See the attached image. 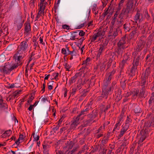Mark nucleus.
I'll return each mask as SVG.
<instances>
[{
    "mask_svg": "<svg viewBox=\"0 0 154 154\" xmlns=\"http://www.w3.org/2000/svg\"><path fill=\"white\" fill-rule=\"evenodd\" d=\"M87 72V69L86 68H81L79 72L76 73L72 77L69 81V83L71 84L74 83L77 79H79L84 77Z\"/></svg>",
    "mask_w": 154,
    "mask_h": 154,
    "instance_id": "obj_1",
    "label": "nucleus"
},
{
    "mask_svg": "<svg viewBox=\"0 0 154 154\" xmlns=\"http://www.w3.org/2000/svg\"><path fill=\"white\" fill-rule=\"evenodd\" d=\"M25 52L18 49L17 52L14 55V58L16 62L15 63L17 65V66L21 64V60L25 56Z\"/></svg>",
    "mask_w": 154,
    "mask_h": 154,
    "instance_id": "obj_2",
    "label": "nucleus"
},
{
    "mask_svg": "<svg viewBox=\"0 0 154 154\" xmlns=\"http://www.w3.org/2000/svg\"><path fill=\"white\" fill-rule=\"evenodd\" d=\"M105 32L103 31L100 30L97 33H95L90 38V41L92 42H98L103 38Z\"/></svg>",
    "mask_w": 154,
    "mask_h": 154,
    "instance_id": "obj_3",
    "label": "nucleus"
},
{
    "mask_svg": "<svg viewBox=\"0 0 154 154\" xmlns=\"http://www.w3.org/2000/svg\"><path fill=\"white\" fill-rule=\"evenodd\" d=\"M18 66L17 65L16 63H14L13 62L10 63L8 62L6 64L2 69L1 71L4 74H8L14 69L16 68Z\"/></svg>",
    "mask_w": 154,
    "mask_h": 154,
    "instance_id": "obj_4",
    "label": "nucleus"
},
{
    "mask_svg": "<svg viewBox=\"0 0 154 154\" xmlns=\"http://www.w3.org/2000/svg\"><path fill=\"white\" fill-rule=\"evenodd\" d=\"M137 2L136 1L135 3L134 4L133 0H128L126 4L125 12L127 13L133 12L134 10Z\"/></svg>",
    "mask_w": 154,
    "mask_h": 154,
    "instance_id": "obj_5",
    "label": "nucleus"
},
{
    "mask_svg": "<svg viewBox=\"0 0 154 154\" xmlns=\"http://www.w3.org/2000/svg\"><path fill=\"white\" fill-rule=\"evenodd\" d=\"M125 38H122L118 44V52L119 54L122 53L123 50L125 48L124 45L125 43Z\"/></svg>",
    "mask_w": 154,
    "mask_h": 154,
    "instance_id": "obj_6",
    "label": "nucleus"
},
{
    "mask_svg": "<svg viewBox=\"0 0 154 154\" xmlns=\"http://www.w3.org/2000/svg\"><path fill=\"white\" fill-rule=\"evenodd\" d=\"M73 146V143L72 142H70L66 147H64V149L65 151L66 154H72L73 152L75 151L76 149H73L72 150L70 151Z\"/></svg>",
    "mask_w": 154,
    "mask_h": 154,
    "instance_id": "obj_7",
    "label": "nucleus"
},
{
    "mask_svg": "<svg viewBox=\"0 0 154 154\" xmlns=\"http://www.w3.org/2000/svg\"><path fill=\"white\" fill-rule=\"evenodd\" d=\"M108 84H104L103 86L102 87V95L103 97L106 98L107 95L109 92L111 91V88L110 87H107Z\"/></svg>",
    "mask_w": 154,
    "mask_h": 154,
    "instance_id": "obj_8",
    "label": "nucleus"
},
{
    "mask_svg": "<svg viewBox=\"0 0 154 154\" xmlns=\"http://www.w3.org/2000/svg\"><path fill=\"white\" fill-rule=\"evenodd\" d=\"M28 45L26 41H23L21 42L19 46L18 49L26 52V51L28 48Z\"/></svg>",
    "mask_w": 154,
    "mask_h": 154,
    "instance_id": "obj_9",
    "label": "nucleus"
},
{
    "mask_svg": "<svg viewBox=\"0 0 154 154\" xmlns=\"http://www.w3.org/2000/svg\"><path fill=\"white\" fill-rule=\"evenodd\" d=\"M79 117L78 116L74 119L73 121V122L71 125V128L73 129H75L79 123Z\"/></svg>",
    "mask_w": 154,
    "mask_h": 154,
    "instance_id": "obj_10",
    "label": "nucleus"
},
{
    "mask_svg": "<svg viewBox=\"0 0 154 154\" xmlns=\"http://www.w3.org/2000/svg\"><path fill=\"white\" fill-rule=\"evenodd\" d=\"M107 44L108 42L106 40L103 41V42L101 43V44L100 45V47L98 51L102 54L106 48Z\"/></svg>",
    "mask_w": 154,
    "mask_h": 154,
    "instance_id": "obj_11",
    "label": "nucleus"
},
{
    "mask_svg": "<svg viewBox=\"0 0 154 154\" xmlns=\"http://www.w3.org/2000/svg\"><path fill=\"white\" fill-rule=\"evenodd\" d=\"M119 30V27H118L116 29L111 28L110 29L109 32L111 35H113L114 36H116L117 35Z\"/></svg>",
    "mask_w": 154,
    "mask_h": 154,
    "instance_id": "obj_12",
    "label": "nucleus"
},
{
    "mask_svg": "<svg viewBox=\"0 0 154 154\" xmlns=\"http://www.w3.org/2000/svg\"><path fill=\"white\" fill-rule=\"evenodd\" d=\"M134 20L137 23L140 22L143 20V17L142 14L137 12L135 16Z\"/></svg>",
    "mask_w": 154,
    "mask_h": 154,
    "instance_id": "obj_13",
    "label": "nucleus"
},
{
    "mask_svg": "<svg viewBox=\"0 0 154 154\" xmlns=\"http://www.w3.org/2000/svg\"><path fill=\"white\" fill-rule=\"evenodd\" d=\"M91 106L90 105L87 106H86L85 107V109H83L82 111L80 114L78 115V116L79 117H80L81 115L87 113V112L89 111V109H91Z\"/></svg>",
    "mask_w": 154,
    "mask_h": 154,
    "instance_id": "obj_14",
    "label": "nucleus"
},
{
    "mask_svg": "<svg viewBox=\"0 0 154 154\" xmlns=\"http://www.w3.org/2000/svg\"><path fill=\"white\" fill-rule=\"evenodd\" d=\"M129 54L128 53L125 54L123 57V59L120 63V65L123 66L125 63L126 61L128 60L130 58Z\"/></svg>",
    "mask_w": 154,
    "mask_h": 154,
    "instance_id": "obj_15",
    "label": "nucleus"
},
{
    "mask_svg": "<svg viewBox=\"0 0 154 154\" xmlns=\"http://www.w3.org/2000/svg\"><path fill=\"white\" fill-rule=\"evenodd\" d=\"M71 35L70 36V39L74 40L75 39L78 38V32H71Z\"/></svg>",
    "mask_w": 154,
    "mask_h": 154,
    "instance_id": "obj_16",
    "label": "nucleus"
},
{
    "mask_svg": "<svg viewBox=\"0 0 154 154\" xmlns=\"http://www.w3.org/2000/svg\"><path fill=\"white\" fill-rule=\"evenodd\" d=\"M115 73V71H112L111 73H109L107 75V76H108L107 78H106V80L104 82H106V84H108L109 82L111 80L112 78V75L114 74Z\"/></svg>",
    "mask_w": 154,
    "mask_h": 154,
    "instance_id": "obj_17",
    "label": "nucleus"
},
{
    "mask_svg": "<svg viewBox=\"0 0 154 154\" xmlns=\"http://www.w3.org/2000/svg\"><path fill=\"white\" fill-rule=\"evenodd\" d=\"M137 46L138 47H137V48L136 49V51L133 52V55L134 57V58L136 57L137 54V52L140 51L142 49V45H140L139 43H138V44Z\"/></svg>",
    "mask_w": 154,
    "mask_h": 154,
    "instance_id": "obj_18",
    "label": "nucleus"
},
{
    "mask_svg": "<svg viewBox=\"0 0 154 154\" xmlns=\"http://www.w3.org/2000/svg\"><path fill=\"white\" fill-rule=\"evenodd\" d=\"M78 51L76 50H73L72 51H70L69 54L71 55L70 60H72L74 57H75L77 54Z\"/></svg>",
    "mask_w": 154,
    "mask_h": 154,
    "instance_id": "obj_19",
    "label": "nucleus"
},
{
    "mask_svg": "<svg viewBox=\"0 0 154 154\" xmlns=\"http://www.w3.org/2000/svg\"><path fill=\"white\" fill-rule=\"evenodd\" d=\"M83 84L82 83V78L79 79L78 80L77 83L76 84V85L75 87L78 89H80L82 88V86L83 85Z\"/></svg>",
    "mask_w": 154,
    "mask_h": 154,
    "instance_id": "obj_20",
    "label": "nucleus"
},
{
    "mask_svg": "<svg viewBox=\"0 0 154 154\" xmlns=\"http://www.w3.org/2000/svg\"><path fill=\"white\" fill-rule=\"evenodd\" d=\"M25 25V30L27 33H29L31 31V27L30 23H26Z\"/></svg>",
    "mask_w": 154,
    "mask_h": 154,
    "instance_id": "obj_21",
    "label": "nucleus"
},
{
    "mask_svg": "<svg viewBox=\"0 0 154 154\" xmlns=\"http://www.w3.org/2000/svg\"><path fill=\"white\" fill-rule=\"evenodd\" d=\"M70 53V51L69 50L68 48H67L66 49L65 48H63L61 50V53L65 55V56H66L68 55H69Z\"/></svg>",
    "mask_w": 154,
    "mask_h": 154,
    "instance_id": "obj_22",
    "label": "nucleus"
},
{
    "mask_svg": "<svg viewBox=\"0 0 154 154\" xmlns=\"http://www.w3.org/2000/svg\"><path fill=\"white\" fill-rule=\"evenodd\" d=\"M14 23L16 24V25L17 26V29L19 30L20 29L22 26V24L20 23L19 22V21L18 20H16Z\"/></svg>",
    "mask_w": 154,
    "mask_h": 154,
    "instance_id": "obj_23",
    "label": "nucleus"
},
{
    "mask_svg": "<svg viewBox=\"0 0 154 154\" xmlns=\"http://www.w3.org/2000/svg\"><path fill=\"white\" fill-rule=\"evenodd\" d=\"M47 4V3H45V4H40L39 5H38L39 8L38 10H39L44 12V10L45 8V7Z\"/></svg>",
    "mask_w": 154,
    "mask_h": 154,
    "instance_id": "obj_24",
    "label": "nucleus"
},
{
    "mask_svg": "<svg viewBox=\"0 0 154 154\" xmlns=\"http://www.w3.org/2000/svg\"><path fill=\"white\" fill-rule=\"evenodd\" d=\"M121 124L119 123H117L115 125L114 129L112 131V132H114L116 130H119L120 129V127Z\"/></svg>",
    "mask_w": 154,
    "mask_h": 154,
    "instance_id": "obj_25",
    "label": "nucleus"
},
{
    "mask_svg": "<svg viewBox=\"0 0 154 154\" xmlns=\"http://www.w3.org/2000/svg\"><path fill=\"white\" fill-rule=\"evenodd\" d=\"M90 60V59L89 58H87L85 60H84L83 62V64L84 65V66H85V67H82L81 68H86L87 69V71L88 70V68L87 67H86V66L88 65V64H89V62Z\"/></svg>",
    "mask_w": 154,
    "mask_h": 154,
    "instance_id": "obj_26",
    "label": "nucleus"
},
{
    "mask_svg": "<svg viewBox=\"0 0 154 154\" xmlns=\"http://www.w3.org/2000/svg\"><path fill=\"white\" fill-rule=\"evenodd\" d=\"M64 67L67 71H69L71 69V66L68 63H66L65 64Z\"/></svg>",
    "mask_w": 154,
    "mask_h": 154,
    "instance_id": "obj_27",
    "label": "nucleus"
},
{
    "mask_svg": "<svg viewBox=\"0 0 154 154\" xmlns=\"http://www.w3.org/2000/svg\"><path fill=\"white\" fill-rule=\"evenodd\" d=\"M32 136L34 138V141H37L39 139V136L38 135L35 134L34 133L32 134Z\"/></svg>",
    "mask_w": 154,
    "mask_h": 154,
    "instance_id": "obj_28",
    "label": "nucleus"
},
{
    "mask_svg": "<svg viewBox=\"0 0 154 154\" xmlns=\"http://www.w3.org/2000/svg\"><path fill=\"white\" fill-rule=\"evenodd\" d=\"M153 93H152V96L150 97L149 100V104H154V96L153 95Z\"/></svg>",
    "mask_w": 154,
    "mask_h": 154,
    "instance_id": "obj_29",
    "label": "nucleus"
},
{
    "mask_svg": "<svg viewBox=\"0 0 154 154\" xmlns=\"http://www.w3.org/2000/svg\"><path fill=\"white\" fill-rule=\"evenodd\" d=\"M22 143L21 141L18 139L14 143L13 145L15 146V147H17L19 145L20 143Z\"/></svg>",
    "mask_w": 154,
    "mask_h": 154,
    "instance_id": "obj_30",
    "label": "nucleus"
},
{
    "mask_svg": "<svg viewBox=\"0 0 154 154\" xmlns=\"http://www.w3.org/2000/svg\"><path fill=\"white\" fill-rule=\"evenodd\" d=\"M146 81V79L145 77L143 76L142 78V80L141 83V86L144 85L145 84Z\"/></svg>",
    "mask_w": 154,
    "mask_h": 154,
    "instance_id": "obj_31",
    "label": "nucleus"
},
{
    "mask_svg": "<svg viewBox=\"0 0 154 154\" xmlns=\"http://www.w3.org/2000/svg\"><path fill=\"white\" fill-rule=\"evenodd\" d=\"M129 127V124H125L124 126L122 127V129L126 131L128 129Z\"/></svg>",
    "mask_w": 154,
    "mask_h": 154,
    "instance_id": "obj_32",
    "label": "nucleus"
},
{
    "mask_svg": "<svg viewBox=\"0 0 154 154\" xmlns=\"http://www.w3.org/2000/svg\"><path fill=\"white\" fill-rule=\"evenodd\" d=\"M125 0H120V1L119 3V6H118V8L119 9H121V7L123 5V3L124 2Z\"/></svg>",
    "mask_w": 154,
    "mask_h": 154,
    "instance_id": "obj_33",
    "label": "nucleus"
},
{
    "mask_svg": "<svg viewBox=\"0 0 154 154\" xmlns=\"http://www.w3.org/2000/svg\"><path fill=\"white\" fill-rule=\"evenodd\" d=\"M141 108L138 106L136 107L134 109V112L136 113H138L140 112Z\"/></svg>",
    "mask_w": 154,
    "mask_h": 154,
    "instance_id": "obj_34",
    "label": "nucleus"
},
{
    "mask_svg": "<svg viewBox=\"0 0 154 154\" xmlns=\"http://www.w3.org/2000/svg\"><path fill=\"white\" fill-rule=\"evenodd\" d=\"M77 32H78V36H83L85 34V32L82 30H78Z\"/></svg>",
    "mask_w": 154,
    "mask_h": 154,
    "instance_id": "obj_35",
    "label": "nucleus"
},
{
    "mask_svg": "<svg viewBox=\"0 0 154 154\" xmlns=\"http://www.w3.org/2000/svg\"><path fill=\"white\" fill-rule=\"evenodd\" d=\"M123 116L122 115H121L119 116V118L118 123H119L120 124H121L122 123L123 120Z\"/></svg>",
    "mask_w": 154,
    "mask_h": 154,
    "instance_id": "obj_36",
    "label": "nucleus"
},
{
    "mask_svg": "<svg viewBox=\"0 0 154 154\" xmlns=\"http://www.w3.org/2000/svg\"><path fill=\"white\" fill-rule=\"evenodd\" d=\"M30 5L31 8H33L35 6V2L34 0H31L30 2Z\"/></svg>",
    "mask_w": 154,
    "mask_h": 154,
    "instance_id": "obj_37",
    "label": "nucleus"
},
{
    "mask_svg": "<svg viewBox=\"0 0 154 154\" xmlns=\"http://www.w3.org/2000/svg\"><path fill=\"white\" fill-rule=\"evenodd\" d=\"M24 138V136L23 135L20 134L18 139L20 141L22 142H23Z\"/></svg>",
    "mask_w": 154,
    "mask_h": 154,
    "instance_id": "obj_38",
    "label": "nucleus"
},
{
    "mask_svg": "<svg viewBox=\"0 0 154 154\" xmlns=\"http://www.w3.org/2000/svg\"><path fill=\"white\" fill-rule=\"evenodd\" d=\"M139 91L137 90L134 91V93H133V97L135 98L138 94Z\"/></svg>",
    "mask_w": 154,
    "mask_h": 154,
    "instance_id": "obj_39",
    "label": "nucleus"
},
{
    "mask_svg": "<svg viewBox=\"0 0 154 154\" xmlns=\"http://www.w3.org/2000/svg\"><path fill=\"white\" fill-rule=\"evenodd\" d=\"M84 49V46H82L81 48H79V49L78 50V52H79L81 53L82 54L83 53V51Z\"/></svg>",
    "mask_w": 154,
    "mask_h": 154,
    "instance_id": "obj_40",
    "label": "nucleus"
},
{
    "mask_svg": "<svg viewBox=\"0 0 154 154\" xmlns=\"http://www.w3.org/2000/svg\"><path fill=\"white\" fill-rule=\"evenodd\" d=\"M59 125L58 124L55 127L53 128L52 129L53 131L55 132L56 131L59 129Z\"/></svg>",
    "mask_w": 154,
    "mask_h": 154,
    "instance_id": "obj_41",
    "label": "nucleus"
},
{
    "mask_svg": "<svg viewBox=\"0 0 154 154\" xmlns=\"http://www.w3.org/2000/svg\"><path fill=\"white\" fill-rule=\"evenodd\" d=\"M85 23V22H84L83 23H82L81 24L78 25L77 26V28L81 29L84 26Z\"/></svg>",
    "mask_w": 154,
    "mask_h": 154,
    "instance_id": "obj_42",
    "label": "nucleus"
},
{
    "mask_svg": "<svg viewBox=\"0 0 154 154\" xmlns=\"http://www.w3.org/2000/svg\"><path fill=\"white\" fill-rule=\"evenodd\" d=\"M59 75L58 72L54 73L52 74V75L54 77V78L55 79H57V77Z\"/></svg>",
    "mask_w": 154,
    "mask_h": 154,
    "instance_id": "obj_43",
    "label": "nucleus"
},
{
    "mask_svg": "<svg viewBox=\"0 0 154 154\" xmlns=\"http://www.w3.org/2000/svg\"><path fill=\"white\" fill-rule=\"evenodd\" d=\"M131 122V119L128 116H127L125 122V124H128Z\"/></svg>",
    "mask_w": 154,
    "mask_h": 154,
    "instance_id": "obj_44",
    "label": "nucleus"
},
{
    "mask_svg": "<svg viewBox=\"0 0 154 154\" xmlns=\"http://www.w3.org/2000/svg\"><path fill=\"white\" fill-rule=\"evenodd\" d=\"M11 131L10 130L6 131L5 132L7 136L8 137L10 135L11 133Z\"/></svg>",
    "mask_w": 154,
    "mask_h": 154,
    "instance_id": "obj_45",
    "label": "nucleus"
},
{
    "mask_svg": "<svg viewBox=\"0 0 154 154\" xmlns=\"http://www.w3.org/2000/svg\"><path fill=\"white\" fill-rule=\"evenodd\" d=\"M62 27L63 29H69V26L66 24L63 25L62 26Z\"/></svg>",
    "mask_w": 154,
    "mask_h": 154,
    "instance_id": "obj_46",
    "label": "nucleus"
},
{
    "mask_svg": "<svg viewBox=\"0 0 154 154\" xmlns=\"http://www.w3.org/2000/svg\"><path fill=\"white\" fill-rule=\"evenodd\" d=\"M97 7V5L96 4H94L92 5V10L93 11H95Z\"/></svg>",
    "mask_w": 154,
    "mask_h": 154,
    "instance_id": "obj_47",
    "label": "nucleus"
},
{
    "mask_svg": "<svg viewBox=\"0 0 154 154\" xmlns=\"http://www.w3.org/2000/svg\"><path fill=\"white\" fill-rule=\"evenodd\" d=\"M126 131L123 130L122 129L121 130V131H120V133L119 135V136L120 137H122L124 134L125 132Z\"/></svg>",
    "mask_w": 154,
    "mask_h": 154,
    "instance_id": "obj_48",
    "label": "nucleus"
},
{
    "mask_svg": "<svg viewBox=\"0 0 154 154\" xmlns=\"http://www.w3.org/2000/svg\"><path fill=\"white\" fill-rule=\"evenodd\" d=\"M38 10V15H39L41 16H42V14L43 15H44V12L42 11H41V10Z\"/></svg>",
    "mask_w": 154,
    "mask_h": 154,
    "instance_id": "obj_49",
    "label": "nucleus"
},
{
    "mask_svg": "<svg viewBox=\"0 0 154 154\" xmlns=\"http://www.w3.org/2000/svg\"><path fill=\"white\" fill-rule=\"evenodd\" d=\"M97 58H99L100 57L101 55H102V54L98 51H97Z\"/></svg>",
    "mask_w": 154,
    "mask_h": 154,
    "instance_id": "obj_50",
    "label": "nucleus"
},
{
    "mask_svg": "<svg viewBox=\"0 0 154 154\" xmlns=\"http://www.w3.org/2000/svg\"><path fill=\"white\" fill-rule=\"evenodd\" d=\"M138 60L136 59L135 60H134V65H135L136 66L138 64Z\"/></svg>",
    "mask_w": 154,
    "mask_h": 154,
    "instance_id": "obj_51",
    "label": "nucleus"
},
{
    "mask_svg": "<svg viewBox=\"0 0 154 154\" xmlns=\"http://www.w3.org/2000/svg\"><path fill=\"white\" fill-rule=\"evenodd\" d=\"M33 99V97H32V96H31V97H30L29 98L28 100V103H31Z\"/></svg>",
    "mask_w": 154,
    "mask_h": 154,
    "instance_id": "obj_52",
    "label": "nucleus"
},
{
    "mask_svg": "<svg viewBox=\"0 0 154 154\" xmlns=\"http://www.w3.org/2000/svg\"><path fill=\"white\" fill-rule=\"evenodd\" d=\"M146 137L145 136H142L140 138V142H142L145 139Z\"/></svg>",
    "mask_w": 154,
    "mask_h": 154,
    "instance_id": "obj_53",
    "label": "nucleus"
},
{
    "mask_svg": "<svg viewBox=\"0 0 154 154\" xmlns=\"http://www.w3.org/2000/svg\"><path fill=\"white\" fill-rule=\"evenodd\" d=\"M84 39V37H82L79 40L78 42H79V43H82Z\"/></svg>",
    "mask_w": 154,
    "mask_h": 154,
    "instance_id": "obj_54",
    "label": "nucleus"
},
{
    "mask_svg": "<svg viewBox=\"0 0 154 154\" xmlns=\"http://www.w3.org/2000/svg\"><path fill=\"white\" fill-rule=\"evenodd\" d=\"M5 60V57L3 56H0V62H3Z\"/></svg>",
    "mask_w": 154,
    "mask_h": 154,
    "instance_id": "obj_55",
    "label": "nucleus"
},
{
    "mask_svg": "<svg viewBox=\"0 0 154 154\" xmlns=\"http://www.w3.org/2000/svg\"><path fill=\"white\" fill-rule=\"evenodd\" d=\"M77 89H78L75 87L74 88H72V93L73 94H74Z\"/></svg>",
    "mask_w": 154,
    "mask_h": 154,
    "instance_id": "obj_56",
    "label": "nucleus"
},
{
    "mask_svg": "<svg viewBox=\"0 0 154 154\" xmlns=\"http://www.w3.org/2000/svg\"><path fill=\"white\" fill-rule=\"evenodd\" d=\"M41 100L42 102H45L47 100V99L46 97H44L41 98Z\"/></svg>",
    "mask_w": 154,
    "mask_h": 154,
    "instance_id": "obj_57",
    "label": "nucleus"
},
{
    "mask_svg": "<svg viewBox=\"0 0 154 154\" xmlns=\"http://www.w3.org/2000/svg\"><path fill=\"white\" fill-rule=\"evenodd\" d=\"M34 106V105H31L29 107L28 109V110L30 111H31L33 107Z\"/></svg>",
    "mask_w": 154,
    "mask_h": 154,
    "instance_id": "obj_58",
    "label": "nucleus"
},
{
    "mask_svg": "<svg viewBox=\"0 0 154 154\" xmlns=\"http://www.w3.org/2000/svg\"><path fill=\"white\" fill-rule=\"evenodd\" d=\"M50 76V75L49 74V75H47V74H46L45 75V78H44V80H47L49 77Z\"/></svg>",
    "mask_w": 154,
    "mask_h": 154,
    "instance_id": "obj_59",
    "label": "nucleus"
},
{
    "mask_svg": "<svg viewBox=\"0 0 154 154\" xmlns=\"http://www.w3.org/2000/svg\"><path fill=\"white\" fill-rule=\"evenodd\" d=\"M67 90L66 89H64V97H66L67 95Z\"/></svg>",
    "mask_w": 154,
    "mask_h": 154,
    "instance_id": "obj_60",
    "label": "nucleus"
},
{
    "mask_svg": "<svg viewBox=\"0 0 154 154\" xmlns=\"http://www.w3.org/2000/svg\"><path fill=\"white\" fill-rule=\"evenodd\" d=\"M56 154H64L63 152L60 150H58L56 152Z\"/></svg>",
    "mask_w": 154,
    "mask_h": 154,
    "instance_id": "obj_61",
    "label": "nucleus"
},
{
    "mask_svg": "<svg viewBox=\"0 0 154 154\" xmlns=\"http://www.w3.org/2000/svg\"><path fill=\"white\" fill-rule=\"evenodd\" d=\"M8 154H16L15 152L14 151L11 150L10 151H9L8 152Z\"/></svg>",
    "mask_w": 154,
    "mask_h": 154,
    "instance_id": "obj_62",
    "label": "nucleus"
},
{
    "mask_svg": "<svg viewBox=\"0 0 154 154\" xmlns=\"http://www.w3.org/2000/svg\"><path fill=\"white\" fill-rule=\"evenodd\" d=\"M6 145V143L5 142H3L2 143H0V147L2 146H5Z\"/></svg>",
    "mask_w": 154,
    "mask_h": 154,
    "instance_id": "obj_63",
    "label": "nucleus"
},
{
    "mask_svg": "<svg viewBox=\"0 0 154 154\" xmlns=\"http://www.w3.org/2000/svg\"><path fill=\"white\" fill-rule=\"evenodd\" d=\"M39 41L42 44V45L45 44L43 42V39L41 37L39 38Z\"/></svg>",
    "mask_w": 154,
    "mask_h": 154,
    "instance_id": "obj_64",
    "label": "nucleus"
}]
</instances>
